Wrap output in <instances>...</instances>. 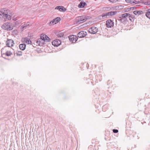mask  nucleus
Wrapping results in <instances>:
<instances>
[{
	"instance_id": "f257e3e1",
	"label": "nucleus",
	"mask_w": 150,
	"mask_h": 150,
	"mask_svg": "<svg viewBox=\"0 0 150 150\" xmlns=\"http://www.w3.org/2000/svg\"><path fill=\"white\" fill-rule=\"evenodd\" d=\"M50 40L49 38L46 35L42 34L40 35V38L38 39L36 42V45L42 46L45 43V42H49Z\"/></svg>"
},
{
	"instance_id": "f03ea898",
	"label": "nucleus",
	"mask_w": 150,
	"mask_h": 150,
	"mask_svg": "<svg viewBox=\"0 0 150 150\" xmlns=\"http://www.w3.org/2000/svg\"><path fill=\"white\" fill-rule=\"evenodd\" d=\"M134 17L132 15L131 16L129 13H126L122 15L121 17L119 18V20L123 22L127 21V18H128L129 20L132 21Z\"/></svg>"
},
{
	"instance_id": "7ed1b4c3",
	"label": "nucleus",
	"mask_w": 150,
	"mask_h": 150,
	"mask_svg": "<svg viewBox=\"0 0 150 150\" xmlns=\"http://www.w3.org/2000/svg\"><path fill=\"white\" fill-rule=\"evenodd\" d=\"M1 28L4 30H10L13 28V26L11 25L9 23H6L2 25Z\"/></svg>"
},
{
	"instance_id": "20e7f679",
	"label": "nucleus",
	"mask_w": 150,
	"mask_h": 150,
	"mask_svg": "<svg viewBox=\"0 0 150 150\" xmlns=\"http://www.w3.org/2000/svg\"><path fill=\"white\" fill-rule=\"evenodd\" d=\"M87 19V18L85 16H80L77 19V23L78 24L83 23L86 21Z\"/></svg>"
},
{
	"instance_id": "39448f33",
	"label": "nucleus",
	"mask_w": 150,
	"mask_h": 150,
	"mask_svg": "<svg viewBox=\"0 0 150 150\" xmlns=\"http://www.w3.org/2000/svg\"><path fill=\"white\" fill-rule=\"evenodd\" d=\"M117 13L116 11H110L105 13L103 14V16H101L103 18H107V16H112L115 14Z\"/></svg>"
},
{
	"instance_id": "423d86ee",
	"label": "nucleus",
	"mask_w": 150,
	"mask_h": 150,
	"mask_svg": "<svg viewBox=\"0 0 150 150\" xmlns=\"http://www.w3.org/2000/svg\"><path fill=\"white\" fill-rule=\"evenodd\" d=\"M114 23L113 21L111 19H109L106 22V27L108 28H110L113 27L114 25Z\"/></svg>"
},
{
	"instance_id": "0eeeda50",
	"label": "nucleus",
	"mask_w": 150,
	"mask_h": 150,
	"mask_svg": "<svg viewBox=\"0 0 150 150\" xmlns=\"http://www.w3.org/2000/svg\"><path fill=\"white\" fill-rule=\"evenodd\" d=\"M88 31L90 33L94 34L97 32L98 31V29L96 27L93 26L89 29Z\"/></svg>"
},
{
	"instance_id": "6e6552de",
	"label": "nucleus",
	"mask_w": 150,
	"mask_h": 150,
	"mask_svg": "<svg viewBox=\"0 0 150 150\" xmlns=\"http://www.w3.org/2000/svg\"><path fill=\"white\" fill-rule=\"evenodd\" d=\"M60 20V18L57 17L50 22L49 23V25H53L58 23Z\"/></svg>"
},
{
	"instance_id": "1a4fd4ad",
	"label": "nucleus",
	"mask_w": 150,
	"mask_h": 150,
	"mask_svg": "<svg viewBox=\"0 0 150 150\" xmlns=\"http://www.w3.org/2000/svg\"><path fill=\"white\" fill-rule=\"evenodd\" d=\"M61 40L58 39L55 40L52 42V45L55 47L58 46L61 44Z\"/></svg>"
},
{
	"instance_id": "9d476101",
	"label": "nucleus",
	"mask_w": 150,
	"mask_h": 150,
	"mask_svg": "<svg viewBox=\"0 0 150 150\" xmlns=\"http://www.w3.org/2000/svg\"><path fill=\"white\" fill-rule=\"evenodd\" d=\"M6 45L8 47H12L14 44L13 41L11 39L8 40L6 41Z\"/></svg>"
},
{
	"instance_id": "9b49d317",
	"label": "nucleus",
	"mask_w": 150,
	"mask_h": 150,
	"mask_svg": "<svg viewBox=\"0 0 150 150\" xmlns=\"http://www.w3.org/2000/svg\"><path fill=\"white\" fill-rule=\"evenodd\" d=\"M87 34L86 31H81L78 33V36L79 38H82L85 36Z\"/></svg>"
},
{
	"instance_id": "f8f14e48",
	"label": "nucleus",
	"mask_w": 150,
	"mask_h": 150,
	"mask_svg": "<svg viewBox=\"0 0 150 150\" xmlns=\"http://www.w3.org/2000/svg\"><path fill=\"white\" fill-rule=\"evenodd\" d=\"M69 38L70 41L73 42H76L77 40L76 36L74 35L70 36L69 37Z\"/></svg>"
},
{
	"instance_id": "ddd939ff",
	"label": "nucleus",
	"mask_w": 150,
	"mask_h": 150,
	"mask_svg": "<svg viewBox=\"0 0 150 150\" xmlns=\"http://www.w3.org/2000/svg\"><path fill=\"white\" fill-rule=\"evenodd\" d=\"M55 9H58L60 11L65 12L67 9L64 7L63 6H58L56 7L55 8Z\"/></svg>"
},
{
	"instance_id": "4468645a",
	"label": "nucleus",
	"mask_w": 150,
	"mask_h": 150,
	"mask_svg": "<svg viewBox=\"0 0 150 150\" xmlns=\"http://www.w3.org/2000/svg\"><path fill=\"white\" fill-rule=\"evenodd\" d=\"M31 26V25L30 23L28 22L26 23H24L23 25H22L21 28L23 30L27 28H29Z\"/></svg>"
},
{
	"instance_id": "2eb2a0df",
	"label": "nucleus",
	"mask_w": 150,
	"mask_h": 150,
	"mask_svg": "<svg viewBox=\"0 0 150 150\" xmlns=\"http://www.w3.org/2000/svg\"><path fill=\"white\" fill-rule=\"evenodd\" d=\"M127 3L130 4H138L139 3V1H136L135 0H125Z\"/></svg>"
},
{
	"instance_id": "dca6fc26",
	"label": "nucleus",
	"mask_w": 150,
	"mask_h": 150,
	"mask_svg": "<svg viewBox=\"0 0 150 150\" xmlns=\"http://www.w3.org/2000/svg\"><path fill=\"white\" fill-rule=\"evenodd\" d=\"M86 5V4L84 2L81 1L78 5L79 8H82L84 7Z\"/></svg>"
},
{
	"instance_id": "f3484780",
	"label": "nucleus",
	"mask_w": 150,
	"mask_h": 150,
	"mask_svg": "<svg viewBox=\"0 0 150 150\" xmlns=\"http://www.w3.org/2000/svg\"><path fill=\"white\" fill-rule=\"evenodd\" d=\"M19 47L21 50H24L25 48L26 45L24 43L21 44L19 45Z\"/></svg>"
},
{
	"instance_id": "a211bd4d",
	"label": "nucleus",
	"mask_w": 150,
	"mask_h": 150,
	"mask_svg": "<svg viewBox=\"0 0 150 150\" xmlns=\"http://www.w3.org/2000/svg\"><path fill=\"white\" fill-rule=\"evenodd\" d=\"M6 9L4 8L1 9V11H0V16H2L3 18H4V15H5L6 13L5 12Z\"/></svg>"
},
{
	"instance_id": "6ab92c4d",
	"label": "nucleus",
	"mask_w": 150,
	"mask_h": 150,
	"mask_svg": "<svg viewBox=\"0 0 150 150\" xmlns=\"http://www.w3.org/2000/svg\"><path fill=\"white\" fill-rule=\"evenodd\" d=\"M143 12L141 11H135L133 12V13L135 15H139L142 14Z\"/></svg>"
},
{
	"instance_id": "aec40b11",
	"label": "nucleus",
	"mask_w": 150,
	"mask_h": 150,
	"mask_svg": "<svg viewBox=\"0 0 150 150\" xmlns=\"http://www.w3.org/2000/svg\"><path fill=\"white\" fill-rule=\"evenodd\" d=\"M4 18H5L6 17V19H7L8 20H11V16L10 15H8L7 12H6L5 15H4Z\"/></svg>"
},
{
	"instance_id": "412c9836",
	"label": "nucleus",
	"mask_w": 150,
	"mask_h": 150,
	"mask_svg": "<svg viewBox=\"0 0 150 150\" xmlns=\"http://www.w3.org/2000/svg\"><path fill=\"white\" fill-rule=\"evenodd\" d=\"M57 34V36L59 38H61L63 37L64 35V34L63 32H59L58 34Z\"/></svg>"
},
{
	"instance_id": "4be33fe9",
	"label": "nucleus",
	"mask_w": 150,
	"mask_h": 150,
	"mask_svg": "<svg viewBox=\"0 0 150 150\" xmlns=\"http://www.w3.org/2000/svg\"><path fill=\"white\" fill-rule=\"evenodd\" d=\"M145 15L147 18L150 19V9L148 10L146 13Z\"/></svg>"
},
{
	"instance_id": "5701e85b",
	"label": "nucleus",
	"mask_w": 150,
	"mask_h": 150,
	"mask_svg": "<svg viewBox=\"0 0 150 150\" xmlns=\"http://www.w3.org/2000/svg\"><path fill=\"white\" fill-rule=\"evenodd\" d=\"M4 54L7 56H11V55L12 54V53L10 51H7Z\"/></svg>"
},
{
	"instance_id": "b1692460",
	"label": "nucleus",
	"mask_w": 150,
	"mask_h": 150,
	"mask_svg": "<svg viewBox=\"0 0 150 150\" xmlns=\"http://www.w3.org/2000/svg\"><path fill=\"white\" fill-rule=\"evenodd\" d=\"M24 41H25V42L28 44H30L31 43V41L29 39L25 38Z\"/></svg>"
},
{
	"instance_id": "393cba45",
	"label": "nucleus",
	"mask_w": 150,
	"mask_h": 150,
	"mask_svg": "<svg viewBox=\"0 0 150 150\" xmlns=\"http://www.w3.org/2000/svg\"><path fill=\"white\" fill-rule=\"evenodd\" d=\"M105 9L107 11H109L110 10L113 9V7H105Z\"/></svg>"
},
{
	"instance_id": "a878e982",
	"label": "nucleus",
	"mask_w": 150,
	"mask_h": 150,
	"mask_svg": "<svg viewBox=\"0 0 150 150\" xmlns=\"http://www.w3.org/2000/svg\"><path fill=\"white\" fill-rule=\"evenodd\" d=\"M16 54L17 56H21L22 54V52L21 51H18L16 52Z\"/></svg>"
},
{
	"instance_id": "bb28decb",
	"label": "nucleus",
	"mask_w": 150,
	"mask_h": 150,
	"mask_svg": "<svg viewBox=\"0 0 150 150\" xmlns=\"http://www.w3.org/2000/svg\"><path fill=\"white\" fill-rule=\"evenodd\" d=\"M144 4L146 5H150V1L144 2Z\"/></svg>"
},
{
	"instance_id": "cd10ccee",
	"label": "nucleus",
	"mask_w": 150,
	"mask_h": 150,
	"mask_svg": "<svg viewBox=\"0 0 150 150\" xmlns=\"http://www.w3.org/2000/svg\"><path fill=\"white\" fill-rule=\"evenodd\" d=\"M136 8L134 7H132L129 8H128L127 9L128 11L129 10H133L134 9H135Z\"/></svg>"
},
{
	"instance_id": "c85d7f7f",
	"label": "nucleus",
	"mask_w": 150,
	"mask_h": 150,
	"mask_svg": "<svg viewBox=\"0 0 150 150\" xmlns=\"http://www.w3.org/2000/svg\"><path fill=\"white\" fill-rule=\"evenodd\" d=\"M113 132L114 133H117L118 132V130L116 129H113Z\"/></svg>"
},
{
	"instance_id": "c756f323",
	"label": "nucleus",
	"mask_w": 150,
	"mask_h": 150,
	"mask_svg": "<svg viewBox=\"0 0 150 150\" xmlns=\"http://www.w3.org/2000/svg\"><path fill=\"white\" fill-rule=\"evenodd\" d=\"M103 16V15H102V16H100L99 17H100V18L101 19H104V18H103L102 17H101V16Z\"/></svg>"
},
{
	"instance_id": "7c9ffc66",
	"label": "nucleus",
	"mask_w": 150,
	"mask_h": 150,
	"mask_svg": "<svg viewBox=\"0 0 150 150\" xmlns=\"http://www.w3.org/2000/svg\"><path fill=\"white\" fill-rule=\"evenodd\" d=\"M96 80H99V81H100L101 80V78H100V79L97 78V79H96Z\"/></svg>"
},
{
	"instance_id": "2f4dec72",
	"label": "nucleus",
	"mask_w": 150,
	"mask_h": 150,
	"mask_svg": "<svg viewBox=\"0 0 150 150\" xmlns=\"http://www.w3.org/2000/svg\"><path fill=\"white\" fill-rule=\"evenodd\" d=\"M13 20L14 21H16L17 20V19L16 18H14L13 19Z\"/></svg>"
},
{
	"instance_id": "473e14b6",
	"label": "nucleus",
	"mask_w": 150,
	"mask_h": 150,
	"mask_svg": "<svg viewBox=\"0 0 150 150\" xmlns=\"http://www.w3.org/2000/svg\"><path fill=\"white\" fill-rule=\"evenodd\" d=\"M105 106H103V108H105Z\"/></svg>"
},
{
	"instance_id": "72a5a7b5",
	"label": "nucleus",
	"mask_w": 150,
	"mask_h": 150,
	"mask_svg": "<svg viewBox=\"0 0 150 150\" xmlns=\"http://www.w3.org/2000/svg\"><path fill=\"white\" fill-rule=\"evenodd\" d=\"M89 76H90V77H91V76H92V75H91V74H89Z\"/></svg>"
},
{
	"instance_id": "f704fd0d",
	"label": "nucleus",
	"mask_w": 150,
	"mask_h": 150,
	"mask_svg": "<svg viewBox=\"0 0 150 150\" xmlns=\"http://www.w3.org/2000/svg\"><path fill=\"white\" fill-rule=\"evenodd\" d=\"M16 23H18V21H16Z\"/></svg>"
}]
</instances>
